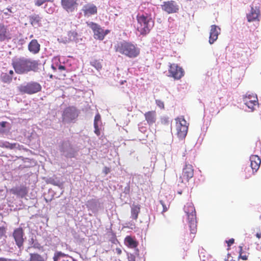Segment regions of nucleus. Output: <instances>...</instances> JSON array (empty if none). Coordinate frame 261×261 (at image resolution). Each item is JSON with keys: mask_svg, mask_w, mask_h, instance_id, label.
Listing matches in <instances>:
<instances>
[{"mask_svg": "<svg viewBox=\"0 0 261 261\" xmlns=\"http://www.w3.org/2000/svg\"><path fill=\"white\" fill-rule=\"evenodd\" d=\"M39 62L25 57L15 58L12 61V65L17 74L27 73L30 71L36 72L38 70Z\"/></svg>", "mask_w": 261, "mask_h": 261, "instance_id": "nucleus-1", "label": "nucleus"}, {"mask_svg": "<svg viewBox=\"0 0 261 261\" xmlns=\"http://www.w3.org/2000/svg\"><path fill=\"white\" fill-rule=\"evenodd\" d=\"M115 50L130 58H135L140 54V49L133 43L123 41L115 45Z\"/></svg>", "mask_w": 261, "mask_h": 261, "instance_id": "nucleus-2", "label": "nucleus"}, {"mask_svg": "<svg viewBox=\"0 0 261 261\" xmlns=\"http://www.w3.org/2000/svg\"><path fill=\"white\" fill-rule=\"evenodd\" d=\"M188 220L191 233L195 234L197 231L196 214L192 202H187L184 207Z\"/></svg>", "mask_w": 261, "mask_h": 261, "instance_id": "nucleus-3", "label": "nucleus"}, {"mask_svg": "<svg viewBox=\"0 0 261 261\" xmlns=\"http://www.w3.org/2000/svg\"><path fill=\"white\" fill-rule=\"evenodd\" d=\"M137 30L142 35L149 33L152 27L153 21L151 19L143 14H138L137 16Z\"/></svg>", "mask_w": 261, "mask_h": 261, "instance_id": "nucleus-4", "label": "nucleus"}, {"mask_svg": "<svg viewBox=\"0 0 261 261\" xmlns=\"http://www.w3.org/2000/svg\"><path fill=\"white\" fill-rule=\"evenodd\" d=\"M41 85L36 82H30L18 87L19 91L22 94L32 95L41 91Z\"/></svg>", "mask_w": 261, "mask_h": 261, "instance_id": "nucleus-5", "label": "nucleus"}, {"mask_svg": "<svg viewBox=\"0 0 261 261\" xmlns=\"http://www.w3.org/2000/svg\"><path fill=\"white\" fill-rule=\"evenodd\" d=\"M176 135L180 139H184L188 130V123L184 117H178L175 119Z\"/></svg>", "mask_w": 261, "mask_h": 261, "instance_id": "nucleus-6", "label": "nucleus"}, {"mask_svg": "<svg viewBox=\"0 0 261 261\" xmlns=\"http://www.w3.org/2000/svg\"><path fill=\"white\" fill-rule=\"evenodd\" d=\"M88 25L92 30L94 33V37L96 39L102 40L105 36L110 32L108 30L104 31L99 25L93 22H90L88 23Z\"/></svg>", "mask_w": 261, "mask_h": 261, "instance_id": "nucleus-7", "label": "nucleus"}, {"mask_svg": "<svg viewBox=\"0 0 261 261\" xmlns=\"http://www.w3.org/2000/svg\"><path fill=\"white\" fill-rule=\"evenodd\" d=\"M168 76L173 77L174 80H180L184 75V70L177 64H170L168 68Z\"/></svg>", "mask_w": 261, "mask_h": 261, "instance_id": "nucleus-8", "label": "nucleus"}, {"mask_svg": "<svg viewBox=\"0 0 261 261\" xmlns=\"http://www.w3.org/2000/svg\"><path fill=\"white\" fill-rule=\"evenodd\" d=\"M12 237L14 240L15 244L19 249L23 248L24 242V233L22 227L15 229L12 233Z\"/></svg>", "mask_w": 261, "mask_h": 261, "instance_id": "nucleus-9", "label": "nucleus"}, {"mask_svg": "<svg viewBox=\"0 0 261 261\" xmlns=\"http://www.w3.org/2000/svg\"><path fill=\"white\" fill-rule=\"evenodd\" d=\"M194 168L192 165L186 163L182 169L181 175L179 178L181 182H188L194 176Z\"/></svg>", "mask_w": 261, "mask_h": 261, "instance_id": "nucleus-10", "label": "nucleus"}, {"mask_svg": "<svg viewBox=\"0 0 261 261\" xmlns=\"http://www.w3.org/2000/svg\"><path fill=\"white\" fill-rule=\"evenodd\" d=\"M243 101L245 105L253 111L255 107L258 104L257 95L255 94H246L243 97Z\"/></svg>", "mask_w": 261, "mask_h": 261, "instance_id": "nucleus-11", "label": "nucleus"}, {"mask_svg": "<svg viewBox=\"0 0 261 261\" xmlns=\"http://www.w3.org/2000/svg\"><path fill=\"white\" fill-rule=\"evenodd\" d=\"M61 6L68 13H72L76 10L78 7L77 0H61Z\"/></svg>", "mask_w": 261, "mask_h": 261, "instance_id": "nucleus-12", "label": "nucleus"}, {"mask_svg": "<svg viewBox=\"0 0 261 261\" xmlns=\"http://www.w3.org/2000/svg\"><path fill=\"white\" fill-rule=\"evenodd\" d=\"M161 6L162 10L169 14L176 13L178 10V5L173 1L164 2Z\"/></svg>", "mask_w": 261, "mask_h": 261, "instance_id": "nucleus-13", "label": "nucleus"}, {"mask_svg": "<svg viewBox=\"0 0 261 261\" xmlns=\"http://www.w3.org/2000/svg\"><path fill=\"white\" fill-rule=\"evenodd\" d=\"M77 116L76 114V110L73 107H68L64 111L63 118L64 120L67 122H71L74 120Z\"/></svg>", "mask_w": 261, "mask_h": 261, "instance_id": "nucleus-14", "label": "nucleus"}, {"mask_svg": "<svg viewBox=\"0 0 261 261\" xmlns=\"http://www.w3.org/2000/svg\"><path fill=\"white\" fill-rule=\"evenodd\" d=\"M10 192L12 194L16 195L18 197L23 198L27 195L28 190L25 186H20L10 189Z\"/></svg>", "mask_w": 261, "mask_h": 261, "instance_id": "nucleus-15", "label": "nucleus"}, {"mask_svg": "<svg viewBox=\"0 0 261 261\" xmlns=\"http://www.w3.org/2000/svg\"><path fill=\"white\" fill-rule=\"evenodd\" d=\"M221 29L216 25H212L210 32L209 43L212 44L218 39V35L220 34Z\"/></svg>", "mask_w": 261, "mask_h": 261, "instance_id": "nucleus-16", "label": "nucleus"}, {"mask_svg": "<svg viewBox=\"0 0 261 261\" xmlns=\"http://www.w3.org/2000/svg\"><path fill=\"white\" fill-rule=\"evenodd\" d=\"M11 38V34L9 33L7 27L3 23H0V41L9 40Z\"/></svg>", "mask_w": 261, "mask_h": 261, "instance_id": "nucleus-17", "label": "nucleus"}, {"mask_svg": "<svg viewBox=\"0 0 261 261\" xmlns=\"http://www.w3.org/2000/svg\"><path fill=\"white\" fill-rule=\"evenodd\" d=\"M250 166L252 169L253 173L257 172L258 170L260 163L261 160L258 156L256 155H252L250 158Z\"/></svg>", "mask_w": 261, "mask_h": 261, "instance_id": "nucleus-18", "label": "nucleus"}, {"mask_svg": "<svg viewBox=\"0 0 261 261\" xmlns=\"http://www.w3.org/2000/svg\"><path fill=\"white\" fill-rule=\"evenodd\" d=\"M85 16L92 15L97 13V9L95 5L92 4L85 5L82 9Z\"/></svg>", "mask_w": 261, "mask_h": 261, "instance_id": "nucleus-19", "label": "nucleus"}, {"mask_svg": "<svg viewBox=\"0 0 261 261\" xmlns=\"http://www.w3.org/2000/svg\"><path fill=\"white\" fill-rule=\"evenodd\" d=\"M145 119L149 125L155 123L156 120L155 111H149L144 114Z\"/></svg>", "mask_w": 261, "mask_h": 261, "instance_id": "nucleus-20", "label": "nucleus"}, {"mask_svg": "<svg viewBox=\"0 0 261 261\" xmlns=\"http://www.w3.org/2000/svg\"><path fill=\"white\" fill-rule=\"evenodd\" d=\"M259 15V9L257 7H255V8L252 7L250 12L247 15L248 21L251 22L256 20H258V17Z\"/></svg>", "mask_w": 261, "mask_h": 261, "instance_id": "nucleus-21", "label": "nucleus"}, {"mask_svg": "<svg viewBox=\"0 0 261 261\" xmlns=\"http://www.w3.org/2000/svg\"><path fill=\"white\" fill-rule=\"evenodd\" d=\"M29 50L33 54L38 53L40 49V45L36 39H33L28 45Z\"/></svg>", "mask_w": 261, "mask_h": 261, "instance_id": "nucleus-22", "label": "nucleus"}, {"mask_svg": "<svg viewBox=\"0 0 261 261\" xmlns=\"http://www.w3.org/2000/svg\"><path fill=\"white\" fill-rule=\"evenodd\" d=\"M41 17L39 15L34 14L30 16V22L34 27H40L41 25Z\"/></svg>", "mask_w": 261, "mask_h": 261, "instance_id": "nucleus-23", "label": "nucleus"}, {"mask_svg": "<svg viewBox=\"0 0 261 261\" xmlns=\"http://www.w3.org/2000/svg\"><path fill=\"white\" fill-rule=\"evenodd\" d=\"M124 241L127 246L129 248H136L138 245V242L131 236H126V238H125Z\"/></svg>", "mask_w": 261, "mask_h": 261, "instance_id": "nucleus-24", "label": "nucleus"}, {"mask_svg": "<svg viewBox=\"0 0 261 261\" xmlns=\"http://www.w3.org/2000/svg\"><path fill=\"white\" fill-rule=\"evenodd\" d=\"M140 212V206L139 204H133L131 207V217L136 220L138 219V215Z\"/></svg>", "mask_w": 261, "mask_h": 261, "instance_id": "nucleus-25", "label": "nucleus"}, {"mask_svg": "<svg viewBox=\"0 0 261 261\" xmlns=\"http://www.w3.org/2000/svg\"><path fill=\"white\" fill-rule=\"evenodd\" d=\"M29 261H45L43 256L37 253H30Z\"/></svg>", "mask_w": 261, "mask_h": 261, "instance_id": "nucleus-26", "label": "nucleus"}, {"mask_svg": "<svg viewBox=\"0 0 261 261\" xmlns=\"http://www.w3.org/2000/svg\"><path fill=\"white\" fill-rule=\"evenodd\" d=\"M87 207L90 210H94L97 207V202L94 199L89 200L86 204Z\"/></svg>", "mask_w": 261, "mask_h": 261, "instance_id": "nucleus-27", "label": "nucleus"}, {"mask_svg": "<svg viewBox=\"0 0 261 261\" xmlns=\"http://www.w3.org/2000/svg\"><path fill=\"white\" fill-rule=\"evenodd\" d=\"M90 65L95 68L97 70L102 68V65L99 60H93L90 62Z\"/></svg>", "mask_w": 261, "mask_h": 261, "instance_id": "nucleus-28", "label": "nucleus"}, {"mask_svg": "<svg viewBox=\"0 0 261 261\" xmlns=\"http://www.w3.org/2000/svg\"><path fill=\"white\" fill-rule=\"evenodd\" d=\"M1 80L4 83H9L12 81V77L7 73H3L1 75Z\"/></svg>", "mask_w": 261, "mask_h": 261, "instance_id": "nucleus-29", "label": "nucleus"}, {"mask_svg": "<svg viewBox=\"0 0 261 261\" xmlns=\"http://www.w3.org/2000/svg\"><path fill=\"white\" fill-rule=\"evenodd\" d=\"M160 202L163 207L162 213L166 212L168 210L170 206L168 201L167 200H160Z\"/></svg>", "mask_w": 261, "mask_h": 261, "instance_id": "nucleus-30", "label": "nucleus"}, {"mask_svg": "<svg viewBox=\"0 0 261 261\" xmlns=\"http://www.w3.org/2000/svg\"><path fill=\"white\" fill-rule=\"evenodd\" d=\"M68 36L69 37L68 41L75 40L77 36V33L75 31H69L68 33Z\"/></svg>", "mask_w": 261, "mask_h": 261, "instance_id": "nucleus-31", "label": "nucleus"}, {"mask_svg": "<svg viewBox=\"0 0 261 261\" xmlns=\"http://www.w3.org/2000/svg\"><path fill=\"white\" fill-rule=\"evenodd\" d=\"M239 249V258L242 259L244 260H246L248 259V255L244 253L242 246H240Z\"/></svg>", "mask_w": 261, "mask_h": 261, "instance_id": "nucleus-32", "label": "nucleus"}, {"mask_svg": "<svg viewBox=\"0 0 261 261\" xmlns=\"http://www.w3.org/2000/svg\"><path fill=\"white\" fill-rule=\"evenodd\" d=\"M66 76L65 72L60 71L58 70L57 71L56 78L59 80H64Z\"/></svg>", "mask_w": 261, "mask_h": 261, "instance_id": "nucleus-33", "label": "nucleus"}, {"mask_svg": "<svg viewBox=\"0 0 261 261\" xmlns=\"http://www.w3.org/2000/svg\"><path fill=\"white\" fill-rule=\"evenodd\" d=\"M53 0H35V5L36 6L39 7L42 6L43 4L48 2H53Z\"/></svg>", "mask_w": 261, "mask_h": 261, "instance_id": "nucleus-34", "label": "nucleus"}, {"mask_svg": "<svg viewBox=\"0 0 261 261\" xmlns=\"http://www.w3.org/2000/svg\"><path fill=\"white\" fill-rule=\"evenodd\" d=\"M111 235L112 236V237L110 239V241L113 244H116L117 243H118V241L117 239L115 234L113 232H111Z\"/></svg>", "mask_w": 261, "mask_h": 261, "instance_id": "nucleus-35", "label": "nucleus"}, {"mask_svg": "<svg viewBox=\"0 0 261 261\" xmlns=\"http://www.w3.org/2000/svg\"><path fill=\"white\" fill-rule=\"evenodd\" d=\"M155 103L156 105L161 109H164V102L161 100L156 99L155 100Z\"/></svg>", "mask_w": 261, "mask_h": 261, "instance_id": "nucleus-36", "label": "nucleus"}, {"mask_svg": "<svg viewBox=\"0 0 261 261\" xmlns=\"http://www.w3.org/2000/svg\"><path fill=\"white\" fill-rule=\"evenodd\" d=\"M101 119V116L100 115L99 113H97L94 118V125L95 124H98V121H100Z\"/></svg>", "mask_w": 261, "mask_h": 261, "instance_id": "nucleus-37", "label": "nucleus"}, {"mask_svg": "<svg viewBox=\"0 0 261 261\" xmlns=\"http://www.w3.org/2000/svg\"><path fill=\"white\" fill-rule=\"evenodd\" d=\"M6 232V228L4 227H0V239L5 235Z\"/></svg>", "mask_w": 261, "mask_h": 261, "instance_id": "nucleus-38", "label": "nucleus"}, {"mask_svg": "<svg viewBox=\"0 0 261 261\" xmlns=\"http://www.w3.org/2000/svg\"><path fill=\"white\" fill-rule=\"evenodd\" d=\"M94 133L97 135V136H99L100 135V130L98 128V124H95V125H94Z\"/></svg>", "mask_w": 261, "mask_h": 261, "instance_id": "nucleus-39", "label": "nucleus"}, {"mask_svg": "<svg viewBox=\"0 0 261 261\" xmlns=\"http://www.w3.org/2000/svg\"><path fill=\"white\" fill-rule=\"evenodd\" d=\"M226 242L227 244V246L229 247L234 243V240L233 239H230L228 241H226Z\"/></svg>", "mask_w": 261, "mask_h": 261, "instance_id": "nucleus-40", "label": "nucleus"}, {"mask_svg": "<svg viewBox=\"0 0 261 261\" xmlns=\"http://www.w3.org/2000/svg\"><path fill=\"white\" fill-rule=\"evenodd\" d=\"M63 261H74V259L72 257L67 255Z\"/></svg>", "mask_w": 261, "mask_h": 261, "instance_id": "nucleus-41", "label": "nucleus"}, {"mask_svg": "<svg viewBox=\"0 0 261 261\" xmlns=\"http://www.w3.org/2000/svg\"><path fill=\"white\" fill-rule=\"evenodd\" d=\"M57 255L59 257H66L67 255L61 252H57L56 253Z\"/></svg>", "mask_w": 261, "mask_h": 261, "instance_id": "nucleus-42", "label": "nucleus"}, {"mask_svg": "<svg viewBox=\"0 0 261 261\" xmlns=\"http://www.w3.org/2000/svg\"><path fill=\"white\" fill-rule=\"evenodd\" d=\"M161 122L162 123L166 124L169 123L168 119L167 118H162L161 120Z\"/></svg>", "mask_w": 261, "mask_h": 261, "instance_id": "nucleus-43", "label": "nucleus"}, {"mask_svg": "<svg viewBox=\"0 0 261 261\" xmlns=\"http://www.w3.org/2000/svg\"><path fill=\"white\" fill-rule=\"evenodd\" d=\"M66 69V68L63 65H60L58 67V70L60 71H65Z\"/></svg>", "mask_w": 261, "mask_h": 261, "instance_id": "nucleus-44", "label": "nucleus"}, {"mask_svg": "<svg viewBox=\"0 0 261 261\" xmlns=\"http://www.w3.org/2000/svg\"><path fill=\"white\" fill-rule=\"evenodd\" d=\"M116 253L118 255H120L122 253V250H121V248H116Z\"/></svg>", "mask_w": 261, "mask_h": 261, "instance_id": "nucleus-45", "label": "nucleus"}, {"mask_svg": "<svg viewBox=\"0 0 261 261\" xmlns=\"http://www.w3.org/2000/svg\"><path fill=\"white\" fill-rule=\"evenodd\" d=\"M33 247L35 248H37V249H40L41 247L39 243H35L34 244Z\"/></svg>", "mask_w": 261, "mask_h": 261, "instance_id": "nucleus-46", "label": "nucleus"}, {"mask_svg": "<svg viewBox=\"0 0 261 261\" xmlns=\"http://www.w3.org/2000/svg\"><path fill=\"white\" fill-rule=\"evenodd\" d=\"M110 172V169L107 167H105L104 168V172L106 174H107Z\"/></svg>", "mask_w": 261, "mask_h": 261, "instance_id": "nucleus-47", "label": "nucleus"}, {"mask_svg": "<svg viewBox=\"0 0 261 261\" xmlns=\"http://www.w3.org/2000/svg\"><path fill=\"white\" fill-rule=\"evenodd\" d=\"M7 124V122H6V121H3L2 122L0 123V126L2 127H5L6 126V124Z\"/></svg>", "mask_w": 261, "mask_h": 261, "instance_id": "nucleus-48", "label": "nucleus"}, {"mask_svg": "<svg viewBox=\"0 0 261 261\" xmlns=\"http://www.w3.org/2000/svg\"><path fill=\"white\" fill-rule=\"evenodd\" d=\"M59 258L60 257L57 255V254L55 253L53 257L54 261H58Z\"/></svg>", "mask_w": 261, "mask_h": 261, "instance_id": "nucleus-49", "label": "nucleus"}, {"mask_svg": "<svg viewBox=\"0 0 261 261\" xmlns=\"http://www.w3.org/2000/svg\"><path fill=\"white\" fill-rule=\"evenodd\" d=\"M256 238H257L258 239H261V233L259 232V233H257L256 234Z\"/></svg>", "mask_w": 261, "mask_h": 261, "instance_id": "nucleus-50", "label": "nucleus"}, {"mask_svg": "<svg viewBox=\"0 0 261 261\" xmlns=\"http://www.w3.org/2000/svg\"><path fill=\"white\" fill-rule=\"evenodd\" d=\"M9 74H10V76H11L12 77V75L13 74L14 72L12 70H10L9 72Z\"/></svg>", "mask_w": 261, "mask_h": 261, "instance_id": "nucleus-51", "label": "nucleus"}, {"mask_svg": "<svg viewBox=\"0 0 261 261\" xmlns=\"http://www.w3.org/2000/svg\"><path fill=\"white\" fill-rule=\"evenodd\" d=\"M6 147H9V148H13V144H9V146H6Z\"/></svg>", "mask_w": 261, "mask_h": 261, "instance_id": "nucleus-52", "label": "nucleus"}, {"mask_svg": "<svg viewBox=\"0 0 261 261\" xmlns=\"http://www.w3.org/2000/svg\"><path fill=\"white\" fill-rule=\"evenodd\" d=\"M0 261H7V259L3 257H0Z\"/></svg>", "mask_w": 261, "mask_h": 261, "instance_id": "nucleus-53", "label": "nucleus"}, {"mask_svg": "<svg viewBox=\"0 0 261 261\" xmlns=\"http://www.w3.org/2000/svg\"><path fill=\"white\" fill-rule=\"evenodd\" d=\"M177 193L178 194L181 195L182 194V191H177Z\"/></svg>", "mask_w": 261, "mask_h": 261, "instance_id": "nucleus-54", "label": "nucleus"}, {"mask_svg": "<svg viewBox=\"0 0 261 261\" xmlns=\"http://www.w3.org/2000/svg\"><path fill=\"white\" fill-rule=\"evenodd\" d=\"M52 68L55 71L56 70V68L54 66H52Z\"/></svg>", "mask_w": 261, "mask_h": 261, "instance_id": "nucleus-55", "label": "nucleus"}, {"mask_svg": "<svg viewBox=\"0 0 261 261\" xmlns=\"http://www.w3.org/2000/svg\"><path fill=\"white\" fill-rule=\"evenodd\" d=\"M30 38H33V35H30Z\"/></svg>", "mask_w": 261, "mask_h": 261, "instance_id": "nucleus-56", "label": "nucleus"}, {"mask_svg": "<svg viewBox=\"0 0 261 261\" xmlns=\"http://www.w3.org/2000/svg\"><path fill=\"white\" fill-rule=\"evenodd\" d=\"M8 10L10 12H12L11 10L10 9H8Z\"/></svg>", "mask_w": 261, "mask_h": 261, "instance_id": "nucleus-57", "label": "nucleus"}, {"mask_svg": "<svg viewBox=\"0 0 261 261\" xmlns=\"http://www.w3.org/2000/svg\"><path fill=\"white\" fill-rule=\"evenodd\" d=\"M50 78H53V75H50Z\"/></svg>", "mask_w": 261, "mask_h": 261, "instance_id": "nucleus-58", "label": "nucleus"}, {"mask_svg": "<svg viewBox=\"0 0 261 261\" xmlns=\"http://www.w3.org/2000/svg\"><path fill=\"white\" fill-rule=\"evenodd\" d=\"M260 249L261 250V246H260Z\"/></svg>", "mask_w": 261, "mask_h": 261, "instance_id": "nucleus-59", "label": "nucleus"}]
</instances>
